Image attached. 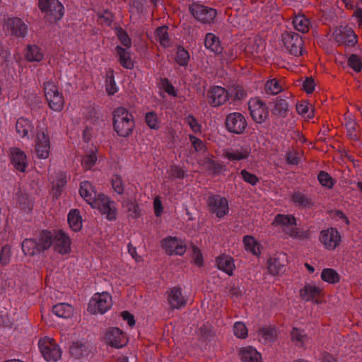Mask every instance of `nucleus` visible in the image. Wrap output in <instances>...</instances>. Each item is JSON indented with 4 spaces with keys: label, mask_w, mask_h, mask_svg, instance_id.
<instances>
[{
    "label": "nucleus",
    "mask_w": 362,
    "mask_h": 362,
    "mask_svg": "<svg viewBox=\"0 0 362 362\" xmlns=\"http://www.w3.org/2000/svg\"><path fill=\"white\" fill-rule=\"evenodd\" d=\"M105 90L108 95H114L118 90V88L115 83L113 71H109L106 75Z\"/></svg>",
    "instance_id": "nucleus-46"
},
{
    "label": "nucleus",
    "mask_w": 362,
    "mask_h": 362,
    "mask_svg": "<svg viewBox=\"0 0 362 362\" xmlns=\"http://www.w3.org/2000/svg\"><path fill=\"white\" fill-rule=\"evenodd\" d=\"M292 23L294 28L301 33L308 32L310 25V21L304 15L295 16Z\"/></svg>",
    "instance_id": "nucleus-39"
},
{
    "label": "nucleus",
    "mask_w": 362,
    "mask_h": 362,
    "mask_svg": "<svg viewBox=\"0 0 362 362\" xmlns=\"http://www.w3.org/2000/svg\"><path fill=\"white\" fill-rule=\"evenodd\" d=\"M205 47L211 52L218 53L221 51L219 40L212 33H208L205 37Z\"/></svg>",
    "instance_id": "nucleus-41"
},
{
    "label": "nucleus",
    "mask_w": 362,
    "mask_h": 362,
    "mask_svg": "<svg viewBox=\"0 0 362 362\" xmlns=\"http://www.w3.org/2000/svg\"><path fill=\"white\" fill-rule=\"evenodd\" d=\"M322 288L314 282L306 283L300 290V298L306 301L313 300L314 298L320 295Z\"/></svg>",
    "instance_id": "nucleus-24"
},
{
    "label": "nucleus",
    "mask_w": 362,
    "mask_h": 362,
    "mask_svg": "<svg viewBox=\"0 0 362 362\" xmlns=\"http://www.w3.org/2000/svg\"><path fill=\"white\" fill-rule=\"evenodd\" d=\"M277 330L274 327H263L259 330L258 339L263 344H269L275 340Z\"/></svg>",
    "instance_id": "nucleus-31"
},
{
    "label": "nucleus",
    "mask_w": 362,
    "mask_h": 362,
    "mask_svg": "<svg viewBox=\"0 0 362 362\" xmlns=\"http://www.w3.org/2000/svg\"><path fill=\"white\" fill-rule=\"evenodd\" d=\"M52 312L58 317L69 319L74 314V308L69 303H59L53 306Z\"/></svg>",
    "instance_id": "nucleus-26"
},
{
    "label": "nucleus",
    "mask_w": 362,
    "mask_h": 362,
    "mask_svg": "<svg viewBox=\"0 0 362 362\" xmlns=\"http://www.w3.org/2000/svg\"><path fill=\"white\" fill-rule=\"evenodd\" d=\"M162 247L170 255H182L186 251V244L182 239L168 237L162 241Z\"/></svg>",
    "instance_id": "nucleus-13"
},
{
    "label": "nucleus",
    "mask_w": 362,
    "mask_h": 362,
    "mask_svg": "<svg viewBox=\"0 0 362 362\" xmlns=\"http://www.w3.org/2000/svg\"><path fill=\"white\" fill-rule=\"evenodd\" d=\"M54 249L56 252L66 255L71 252V240L69 237L62 231L54 235Z\"/></svg>",
    "instance_id": "nucleus-22"
},
{
    "label": "nucleus",
    "mask_w": 362,
    "mask_h": 362,
    "mask_svg": "<svg viewBox=\"0 0 362 362\" xmlns=\"http://www.w3.org/2000/svg\"><path fill=\"white\" fill-rule=\"evenodd\" d=\"M292 341L297 346H303L308 341V337L303 330L293 328L291 333Z\"/></svg>",
    "instance_id": "nucleus-43"
},
{
    "label": "nucleus",
    "mask_w": 362,
    "mask_h": 362,
    "mask_svg": "<svg viewBox=\"0 0 362 362\" xmlns=\"http://www.w3.org/2000/svg\"><path fill=\"white\" fill-rule=\"evenodd\" d=\"M346 128L349 137L354 141L358 140V136L356 133V122L353 120L347 122L346 123Z\"/></svg>",
    "instance_id": "nucleus-59"
},
{
    "label": "nucleus",
    "mask_w": 362,
    "mask_h": 362,
    "mask_svg": "<svg viewBox=\"0 0 362 362\" xmlns=\"http://www.w3.org/2000/svg\"><path fill=\"white\" fill-rule=\"evenodd\" d=\"M251 153L249 146H238L224 151V156L230 161H239L247 159Z\"/></svg>",
    "instance_id": "nucleus-21"
},
{
    "label": "nucleus",
    "mask_w": 362,
    "mask_h": 362,
    "mask_svg": "<svg viewBox=\"0 0 362 362\" xmlns=\"http://www.w3.org/2000/svg\"><path fill=\"white\" fill-rule=\"evenodd\" d=\"M16 204L24 211L30 210L33 206L32 201L25 192L18 191L13 198Z\"/></svg>",
    "instance_id": "nucleus-36"
},
{
    "label": "nucleus",
    "mask_w": 362,
    "mask_h": 362,
    "mask_svg": "<svg viewBox=\"0 0 362 362\" xmlns=\"http://www.w3.org/2000/svg\"><path fill=\"white\" fill-rule=\"evenodd\" d=\"M234 334L240 339H245L248 334L247 329L245 325L241 322H237L233 325Z\"/></svg>",
    "instance_id": "nucleus-51"
},
{
    "label": "nucleus",
    "mask_w": 362,
    "mask_h": 362,
    "mask_svg": "<svg viewBox=\"0 0 362 362\" xmlns=\"http://www.w3.org/2000/svg\"><path fill=\"white\" fill-rule=\"evenodd\" d=\"M218 269L228 275H232L235 269L234 262L230 256L221 255L216 259Z\"/></svg>",
    "instance_id": "nucleus-28"
},
{
    "label": "nucleus",
    "mask_w": 362,
    "mask_h": 362,
    "mask_svg": "<svg viewBox=\"0 0 362 362\" xmlns=\"http://www.w3.org/2000/svg\"><path fill=\"white\" fill-rule=\"evenodd\" d=\"M240 355L244 362H261L260 354L251 346L243 348L240 351Z\"/></svg>",
    "instance_id": "nucleus-29"
},
{
    "label": "nucleus",
    "mask_w": 362,
    "mask_h": 362,
    "mask_svg": "<svg viewBox=\"0 0 362 362\" xmlns=\"http://www.w3.org/2000/svg\"><path fill=\"white\" fill-rule=\"evenodd\" d=\"M209 103L214 107L224 104L228 98V93L221 86L213 87L209 93Z\"/></svg>",
    "instance_id": "nucleus-23"
},
{
    "label": "nucleus",
    "mask_w": 362,
    "mask_h": 362,
    "mask_svg": "<svg viewBox=\"0 0 362 362\" xmlns=\"http://www.w3.org/2000/svg\"><path fill=\"white\" fill-rule=\"evenodd\" d=\"M25 57L30 62H40L44 54L36 45H28L25 51Z\"/></svg>",
    "instance_id": "nucleus-38"
},
{
    "label": "nucleus",
    "mask_w": 362,
    "mask_h": 362,
    "mask_svg": "<svg viewBox=\"0 0 362 362\" xmlns=\"http://www.w3.org/2000/svg\"><path fill=\"white\" fill-rule=\"evenodd\" d=\"M117 35L121 42V43L127 47H129L131 46V40L128 37L127 34L122 29L117 30Z\"/></svg>",
    "instance_id": "nucleus-63"
},
{
    "label": "nucleus",
    "mask_w": 362,
    "mask_h": 362,
    "mask_svg": "<svg viewBox=\"0 0 362 362\" xmlns=\"http://www.w3.org/2000/svg\"><path fill=\"white\" fill-rule=\"evenodd\" d=\"M348 63L350 67H351L355 71L359 72L362 69V62L361 59L355 55L352 54L348 59Z\"/></svg>",
    "instance_id": "nucleus-56"
},
{
    "label": "nucleus",
    "mask_w": 362,
    "mask_h": 362,
    "mask_svg": "<svg viewBox=\"0 0 362 362\" xmlns=\"http://www.w3.org/2000/svg\"><path fill=\"white\" fill-rule=\"evenodd\" d=\"M120 64L125 69H131L134 67V61L130 52L120 46L116 47Z\"/></svg>",
    "instance_id": "nucleus-32"
},
{
    "label": "nucleus",
    "mask_w": 362,
    "mask_h": 362,
    "mask_svg": "<svg viewBox=\"0 0 362 362\" xmlns=\"http://www.w3.org/2000/svg\"><path fill=\"white\" fill-rule=\"evenodd\" d=\"M22 250L25 255L33 256L39 254L40 250L36 239H25L22 243Z\"/></svg>",
    "instance_id": "nucleus-35"
},
{
    "label": "nucleus",
    "mask_w": 362,
    "mask_h": 362,
    "mask_svg": "<svg viewBox=\"0 0 362 362\" xmlns=\"http://www.w3.org/2000/svg\"><path fill=\"white\" fill-rule=\"evenodd\" d=\"M255 45H247L245 47V52L251 53L252 55L257 54L262 47H263V42L261 39L255 40Z\"/></svg>",
    "instance_id": "nucleus-60"
},
{
    "label": "nucleus",
    "mask_w": 362,
    "mask_h": 362,
    "mask_svg": "<svg viewBox=\"0 0 362 362\" xmlns=\"http://www.w3.org/2000/svg\"><path fill=\"white\" fill-rule=\"evenodd\" d=\"M192 258L194 263L200 267L203 263V257L202 255L200 252V250L198 247H192Z\"/></svg>",
    "instance_id": "nucleus-61"
},
{
    "label": "nucleus",
    "mask_w": 362,
    "mask_h": 362,
    "mask_svg": "<svg viewBox=\"0 0 362 362\" xmlns=\"http://www.w3.org/2000/svg\"><path fill=\"white\" fill-rule=\"evenodd\" d=\"M321 279L325 282L333 284L340 281V275L336 270L326 268L322 269L321 272Z\"/></svg>",
    "instance_id": "nucleus-40"
},
{
    "label": "nucleus",
    "mask_w": 362,
    "mask_h": 362,
    "mask_svg": "<svg viewBox=\"0 0 362 362\" xmlns=\"http://www.w3.org/2000/svg\"><path fill=\"white\" fill-rule=\"evenodd\" d=\"M185 122L193 132L196 134L201 132V124L191 115L185 117Z\"/></svg>",
    "instance_id": "nucleus-54"
},
{
    "label": "nucleus",
    "mask_w": 362,
    "mask_h": 362,
    "mask_svg": "<svg viewBox=\"0 0 362 362\" xmlns=\"http://www.w3.org/2000/svg\"><path fill=\"white\" fill-rule=\"evenodd\" d=\"M276 11V6L275 1L274 0H268V2L263 8V15L267 17L271 14L275 13Z\"/></svg>",
    "instance_id": "nucleus-62"
},
{
    "label": "nucleus",
    "mask_w": 362,
    "mask_h": 362,
    "mask_svg": "<svg viewBox=\"0 0 362 362\" xmlns=\"http://www.w3.org/2000/svg\"><path fill=\"white\" fill-rule=\"evenodd\" d=\"M283 86L276 78H272L265 84V90L267 93L276 95L281 92Z\"/></svg>",
    "instance_id": "nucleus-45"
},
{
    "label": "nucleus",
    "mask_w": 362,
    "mask_h": 362,
    "mask_svg": "<svg viewBox=\"0 0 362 362\" xmlns=\"http://www.w3.org/2000/svg\"><path fill=\"white\" fill-rule=\"evenodd\" d=\"M9 158L13 167L20 172H25L28 165V157L25 153L18 147L9 149Z\"/></svg>",
    "instance_id": "nucleus-17"
},
{
    "label": "nucleus",
    "mask_w": 362,
    "mask_h": 362,
    "mask_svg": "<svg viewBox=\"0 0 362 362\" xmlns=\"http://www.w3.org/2000/svg\"><path fill=\"white\" fill-rule=\"evenodd\" d=\"M11 257V247L8 245L2 247L0 251V264L3 266L7 265L10 262Z\"/></svg>",
    "instance_id": "nucleus-53"
},
{
    "label": "nucleus",
    "mask_w": 362,
    "mask_h": 362,
    "mask_svg": "<svg viewBox=\"0 0 362 362\" xmlns=\"http://www.w3.org/2000/svg\"><path fill=\"white\" fill-rule=\"evenodd\" d=\"M189 58V56L187 50L180 47L177 48L175 59L178 64L181 66L187 64Z\"/></svg>",
    "instance_id": "nucleus-55"
},
{
    "label": "nucleus",
    "mask_w": 362,
    "mask_h": 362,
    "mask_svg": "<svg viewBox=\"0 0 362 362\" xmlns=\"http://www.w3.org/2000/svg\"><path fill=\"white\" fill-rule=\"evenodd\" d=\"M44 90L49 107L55 112H60L64 107V99L55 83L52 81L45 83Z\"/></svg>",
    "instance_id": "nucleus-6"
},
{
    "label": "nucleus",
    "mask_w": 362,
    "mask_h": 362,
    "mask_svg": "<svg viewBox=\"0 0 362 362\" xmlns=\"http://www.w3.org/2000/svg\"><path fill=\"white\" fill-rule=\"evenodd\" d=\"M282 42L286 50L291 54L295 56L301 55L303 54L302 37L295 33H286L282 35Z\"/></svg>",
    "instance_id": "nucleus-10"
},
{
    "label": "nucleus",
    "mask_w": 362,
    "mask_h": 362,
    "mask_svg": "<svg viewBox=\"0 0 362 362\" xmlns=\"http://www.w3.org/2000/svg\"><path fill=\"white\" fill-rule=\"evenodd\" d=\"M113 127L119 136H129L134 127L132 115L124 107L117 108L113 112Z\"/></svg>",
    "instance_id": "nucleus-2"
},
{
    "label": "nucleus",
    "mask_w": 362,
    "mask_h": 362,
    "mask_svg": "<svg viewBox=\"0 0 362 362\" xmlns=\"http://www.w3.org/2000/svg\"><path fill=\"white\" fill-rule=\"evenodd\" d=\"M80 195L94 209L105 216L110 220L116 219L117 209L115 203L103 194H97L94 187L88 181L81 183Z\"/></svg>",
    "instance_id": "nucleus-1"
},
{
    "label": "nucleus",
    "mask_w": 362,
    "mask_h": 362,
    "mask_svg": "<svg viewBox=\"0 0 362 362\" xmlns=\"http://www.w3.org/2000/svg\"><path fill=\"white\" fill-rule=\"evenodd\" d=\"M38 6L49 19L59 20L64 16V6L58 0H38Z\"/></svg>",
    "instance_id": "nucleus-8"
},
{
    "label": "nucleus",
    "mask_w": 362,
    "mask_h": 362,
    "mask_svg": "<svg viewBox=\"0 0 362 362\" xmlns=\"http://www.w3.org/2000/svg\"><path fill=\"white\" fill-rule=\"evenodd\" d=\"M67 221L69 227L74 231H78L82 228V217L78 209H71L67 215Z\"/></svg>",
    "instance_id": "nucleus-30"
},
{
    "label": "nucleus",
    "mask_w": 362,
    "mask_h": 362,
    "mask_svg": "<svg viewBox=\"0 0 362 362\" xmlns=\"http://www.w3.org/2000/svg\"><path fill=\"white\" fill-rule=\"evenodd\" d=\"M249 110L253 120L259 124L266 121L268 117V110L266 105L259 98H252L248 103Z\"/></svg>",
    "instance_id": "nucleus-12"
},
{
    "label": "nucleus",
    "mask_w": 362,
    "mask_h": 362,
    "mask_svg": "<svg viewBox=\"0 0 362 362\" xmlns=\"http://www.w3.org/2000/svg\"><path fill=\"white\" fill-rule=\"evenodd\" d=\"M334 40L338 44L354 45L356 42V35L351 28L340 26L337 28L333 33Z\"/></svg>",
    "instance_id": "nucleus-16"
},
{
    "label": "nucleus",
    "mask_w": 362,
    "mask_h": 362,
    "mask_svg": "<svg viewBox=\"0 0 362 362\" xmlns=\"http://www.w3.org/2000/svg\"><path fill=\"white\" fill-rule=\"evenodd\" d=\"M226 125L230 132L240 134L246 129L247 122L242 113L232 112L227 115Z\"/></svg>",
    "instance_id": "nucleus-11"
},
{
    "label": "nucleus",
    "mask_w": 362,
    "mask_h": 362,
    "mask_svg": "<svg viewBox=\"0 0 362 362\" xmlns=\"http://www.w3.org/2000/svg\"><path fill=\"white\" fill-rule=\"evenodd\" d=\"M240 175H241L243 180L245 182H247L252 186H255L259 182V178L257 177V176L256 175L247 171L245 169H243L240 171Z\"/></svg>",
    "instance_id": "nucleus-52"
},
{
    "label": "nucleus",
    "mask_w": 362,
    "mask_h": 362,
    "mask_svg": "<svg viewBox=\"0 0 362 362\" xmlns=\"http://www.w3.org/2000/svg\"><path fill=\"white\" fill-rule=\"evenodd\" d=\"M33 128V124L26 118L21 117L16 122V132L19 136L22 138L28 136V133L32 131Z\"/></svg>",
    "instance_id": "nucleus-34"
},
{
    "label": "nucleus",
    "mask_w": 362,
    "mask_h": 362,
    "mask_svg": "<svg viewBox=\"0 0 362 362\" xmlns=\"http://www.w3.org/2000/svg\"><path fill=\"white\" fill-rule=\"evenodd\" d=\"M189 10L193 16L202 23H211L216 16L215 9L198 4H192Z\"/></svg>",
    "instance_id": "nucleus-15"
},
{
    "label": "nucleus",
    "mask_w": 362,
    "mask_h": 362,
    "mask_svg": "<svg viewBox=\"0 0 362 362\" xmlns=\"http://www.w3.org/2000/svg\"><path fill=\"white\" fill-rule=\"evenodd\" d=\"M189 140L196 151H204L205 146H204V143L202 142V141H201L200 139H197V137H195L192 135H189Z\"/></svg>",
    "instance_id": "nucleus-64"
},
{
    "label": "nucleus",
    "mask_w": 362,
    "mask_h": 362,
    "mask_svg": "<svg viewBox=\"0 0 362 362\" xmlns=\"http://www.w3.org/2000/svg\"><path fill=\"white\" fill-rule=\"evenodd\" d=\"M96 147L91 144L90 149L86 150V154L81 160V164L86 170H90L97 160Z\"/></svg>",
    "instance_id": "nucleus-33"
},
{
    "label": "nucleus",
    "mask_w": 362,
    "mask_h": 362,
    "mask_svg": "<svg viewBox=\"0 0 362 362\" xmlns=\"http://www.w3.org/2000/svg\"><path fill=\"white\" fill-rule=\"evenodd\" d=\"M286 259V254L284 253H280L274 257H271L268 260V270L269 273L273 275L279 274L285 265Z\"/></svg>",
    "instance_id": "nucleus-25"
},
{
    "label": "nucleus",
    "mask_w": 362,
    "mask_h": 362,
    "mask_svg": "<svg viewBox=\"0 0 362 362\" xmlns=\"http://www.w3.org/2000/svg\"><path fill=\"white\" fill-rule=\"evenodd\" d=\"M209 206L211 211L221 218L228 213V200L221 196H212L209 199Z\"/></svg>",
    "instance_id": "nucleus-18"
},
{
    "label": "nucleus",
    "mask_w": 362,
    "mask_h": 362,
    "mask_svg": "<svg viewBox=\"0 0 362 362\" xmlns=\"http://www.w3.org/2000/svg\"><path fill=\"white\" fill-rule=\"evenodd\" d=\"M317 179L322 186L328 189L332 188L334 184L333 178L327 173L323 171L319 173Z\"/></svg>",
    "instance_id": "nucleus-50"
},
{
    "label": "nucleus",
    "mask_w": 362,
    "mask_h": 362,
    "mask_svg": "<svg viewBox=\"0 0 362 362\" xmlns=\"http://www.w3.org/2000/svg\"><path fill=\"white\" fill-rule=\"evenodd\" d=\"M243 243L245 250L255 256H259L261 254V244L251 235L243 237Z\"/></svg>",
    "instance_id": "nucleus-27"
},
{
    "label": "nucleus",
    "mask_w": 362,
    "mask_h": 362,
    "mask_svg": "<svg viewBox=\"0 0 362 362\" xmlns=\"http://www.w3.org/2000/svg\"><path fill=\"white\" fill-rule=\"evenodd\" d=\"M288 110V103L285 99L277 98L274 102V107L272 109L273 114L284 117Z\"/></svg>",
    "instance_id": "nucleus-42"
},
{
    "label": "nucleus",
    "mask_w": 362,
    "mask_h": 362,
    "mask_svg": "<svg viewBox=\"0 0 362 362\" xmlns=\"http://www.w3.org/2000/svg\"><path fill=\"white\" fill-rule=\"evenodd\" d=\"M38 346L42 356L48 362H56L62 356L59 345L49 337L41 338L38 341Z\"/></svg>",
    "instance_id": "nucleus-5"
},
{
    "label": "nucleus",
    "mask_w": 362,
    "mask_h": 362,
    "mask_svg": "<svg viewBox=\"0 0 362 362\" xmlns=\"http://www.w3.org/2000/svg\"><path fill=\"white\" fill-rule=\"evenodd\" d=\"M293 202L301 206H308L310 204V200L303 194L300 193H295L293 195Z\"/></svg>",
    "instance_id": "nucleus-57"
},
{
    "label": "nucleus",
    "mask_w": 362,
    "mask_h": 362,
    "mask_svg": "<svg viewBox=\"0 0 362 362\" xmlns=\"http://www.w3.org/2000/svg\"><path fill=\"white\" fill-rule=\"evenodd\" d=\"M105 341L110 346L119 349L127 344V337L119 328L112 327L106 332Z\"/></svg>",
    "instance_id": "nucleus-14"
},
{
    "label": "nucleus",
    "mask_w": 362,
    "mask_h": 362,
    "mask_svg": "<svg viewBox=\"0 0 362 362\" xmlns=\"http://www.w3.org/2000/svg\"><path fill=\"white\" fill-rule=\"evenodd\" d=\"M51 150L50 137L47 129L37 132L35 138V153L37 158L47 159Z\"/></svg>",
    "instance_id": "nucleus-7"
},
{
    "label": "nucleus",
    "mask_w": 362,
    "mask_h": 362,
    "mask_svg": "<svg viewBox=\"0 0 362 362\" xmlns=\"http://www.w3.org/2000/svg\"><path fill=\"white\" fill-rule=\"evenodd\" d=\"M6 30L16 37H24L27 34V26L24 22L18 18H8L5 23Z\"/></svg>",
    "instance_id": "nucleus-20"
},
{
    "label": "nucleus",
    "mask_w": 362,
    "mask_h": 362,
    "mask_svg": "<svg viewBox=\"0 0 362 362\" xmlns=\"http://www.w3.org/2000/svg\"><path fill=\"white\" fill-rule=\"evenodd\" d=\"M273 225L279 227L286 235L292 238H300L303 236L296 227V218L291 215L278 214Z\"/></svg>",
    "instance_id": "nucleus-4"
},
{
    "label": "nucleus",
    "mask_w": 362,
    "mask_h": 362,
    "mask_svg": "<svg viewBox=\"0 0 362 362\" xmlns=\"http://www.w3.org/2000/svg\"><path fill=\"white\" fill-rule=\"evenodd\" d=\"M112 186L117 194H122L124 191L123 182L121 177L117 175L112 178Z\"/></svg>",
    "instance_id": "nucleus-58"
},
{
    "label": "nucleus",
    "mask_w": 362,
    "mask_h": 362,
    "mask_svg": "<svg viewBox=\"0 0 362 362\" xmlns=\"http://www.w3.org/2000/svg\"><path fill=\"white\" fill-rule=\"evenodd\" d=\"M145 121L148 127L152 129H158L160 127L158 116L153 112H149L146 114Z\"/></svg>",
    "instance_id": "nucleus-49"
},
{
    "label": "nucleus",
    "mask_w": 362,
    "mask_h": 362,
    "mask_svg": "<svg viewBox=\"0 0 362 362\" xmlns=\"http://www.w3.org/2000/svg\"><path fill=\"white\" fill-rule=\"evenodd\" d=\"M156 39L163 47H166L169 46L170 41L168 35L167 27L163 26L157 28L156 31Z\"/></svg>",
    "instance_id": "nucleus-47"
},
{
    "label": "nucleus",
    "mask_w": 362,
    "mask_h": 362,
    "mask_svg": "<svg viewBox=\"0 0 362 362\" xmlns=\"http://www.w3.org/2000/svg\"><path fill=\"white\" fill-rule=\"evenodd\" d=\"M36 240L40 252H42L48 249L52 244L54 245V235L51 232L42 231Z\"/></svg>",
    "instance_id": "nucleus-37"
},
{
    "label": "nucleus",
    "mask_w": 362,
    "mask_h": 362,
    "mask_svg": "<svg viewBox=\"0 0 362 362\" xmlns=\"http://www.w3.org/2000/svg\"><path fill=\"white\" fill-rule=\"evenodd\" d=\"M296 110L299 115L305 119H310L314 115L313 109L307 103L298 104Z\"/></svg>",
    "instance_id": "nucleus-48"
},
{
    "label": "nucleus",
    "mask_w": 362,
    "mask_h": 362,
    "mask_svg": "<svg viewBox=\"0 0 362 362\" xmlns=\"http://www.w3.org/2000/svg\"><path fill=\"white\" fill-rule=\"evenodd\" d=\"M319 240L325 249L334 250L339 245L341 237L336 228H329L320 232Z\"/></svg>",
    "instance_id": "nucleus-9"
},
{
    "label": "nucleus",
    "mask_w": 362,
    "mask_h": 362,
    "mask_svg": "<svg viewBox=\"0 0 362 362\" xmlns=\"http://www.w3.org/2000/svg\"><path fill=\"white\" fill-rule=\"evenodd\" d=\"M122 206L129 213V216L136 218L140 216V208L134 202L129 199L124 201Z\"/></svg>",
    "instance_id": "nucleus-44"
},
{
    "label": "nucleus",
    "mask_w": 362,
    "mask_h": 362,
    "mask_svg": "<svg viewBox=\"0 0 362 362\" xmlns=\"http://www.w3.org/2000/svg\"><path fill=\"white\" fill-rule=\"evenodd\" d=\"M112 305V296L107 292L96 293L90 299L87 308L90 314H104Z\"/></svg>",
    "instance_id": "nucleus-3"
},
{
    "label": "nucleus",
    "mask_w": 362,
    "mask_h": 362,
    "mask_svg": "<svg viewBox=\"0 0 362 362\" xmlns=\"http://www.w3.org/2000/svg\"><path fill=\"white\" fill-rule=\"evenodd\" d=\"M167 303L171 309H180L187 303V298L179 287H173L167 292Z\"/></svg>",
    "instance_id": "nucleus-19"
}]
</instances>
